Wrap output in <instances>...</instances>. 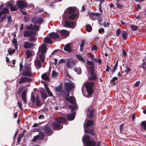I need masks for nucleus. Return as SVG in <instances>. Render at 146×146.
Returning a JSON list of instances; mask_svg holds the SVG:
<instances>
[{"instance_id": "4468645a", "label": "nucleus", "mask_w": 146, "mask_h": 146, "mask_svg": "<svg viewBox=\"0 0 146 146\" xmlns=\"http://www.w3.org/2000/svg\"><path fill=\"white\" fill-rule=\"evenodd\" d=\"M31 21L33 23L36 24H41L43 22V20L41 18L36 17L33 18Z\"/></svg>"}, {"instance_id": "de8ad7c7", "label": "nucleus", "mask_w": 146, "mask_h": 146, "mask_svg": "<svg viewBox=\"0 0 146 146\" xmlns=\"http://www.w3.org/2000/svg\"><path fill=\"white\" fill-rule=\"evenodd\" d=\"M131 70L127 66H126V69L125 70V72L126 73H128Z\"/></svg>"}, {"instance_id": "412c9836", "label": "nucleus", "mask_w": 146, "mask_h": 146, "mask_svg": "<svg viewBox=\"0 0 146 146\" xmlns=\"http://www.w3.org/2000/svg\"><path fill=\"white\" fill-rule=\"evenodd\" d=\"M60 94V95L65 97V99L66 100V98H67L69 96L70 92H66L64 90H62Z\"/></svg>"}, {"instance_id": "3c124183", "label": "nucleus", "mask_w": 146, "mask_h": 146, "mask_svg": "<svg viewBox=\"0 0 146 146\" xmlns=\"http://www.w3.org/2000/svg\"><path fill=\"white\" fill-rule=\"evenodd\" d=\"M116 4L117 5V7L120 9H121L123 7V5L120 4L119 3V2H116Z\"/></svg>"}, {"instance_id": "bb28decb", "label": "nucleus", "mask_w": 146, "mask_h": 146, "mask_svg": "<svg viewBox=\"0 0 146 146\" xmlns=\"http://www.w3.org/2000/svg\"><path fill=\"white\" fill-rule=\"evenodd\" d=\"M121 36L123 39L126 40L127 36L128 33L126 31H123L121 32Z\"/></svg>"}, {"instance_id": "58836bf2", "label": "nucleus", "mask_w": 146, "mask_h": 146, "mask_svg": "<svg viewBox=\"0 0 146 146\" xmlns=\"http://www.w3.org/2000/svg\"><path fill=\"white\" fill-rule=\"evenodd\" d=\"M2 14L6 13L8 12V10L7 8H4L2 11H0Z\"/></svg>"}, {"instance_id": "49530a36", "label": "nucleus", "mask_w": 146, "mask_h": 146, "mask_svg": "<svg viewBox=\"0 0 146 146\" xmlns=\"http://www.w3.org/2000/svg\"><path fill=\"white\" fill-rule=\"evenodd\" d=\"M10 8L11 11H16L17 10V7L16 6H11Z\"/></svg>"}, {"instance_id": "cd10ccee", "label": "nucleus", "mask_w": 146, "mask_h": 146, "mask_svg": "<svg viewBox=\"0 0 146 146\" xmlns=\"http://www.w3.org/2000/svg\"><path fill=\"white\" fill-rule=\"evenodd\" d=\"M36 104L37 106H40L42 103L39 97L37 95L36 97Z\"/></svg>"}, {"instance_id": "b1692460", "label": "nucleus", "mask_w": 146, "mask_h": 146, "mask_svg": "<svg viewBox=\"0 0 146 146\" xmlns=\"http://www.w3.org/2000/svg\"><path fill=\"white\" fill-rule=\"evenodd\" d=\"M34 46V45L29 42H26L24 44V47L25 49L30 48Z\"/></svg>"}, {"instance_id": "1a4fd4ad", "label": "nucleus", "mask_w": 146, "mask_h": 146, "mask_svg": "<svg viewBox=\"0 0 146 146\" xmlns=\"http://www.w3.org/2000/svg\"><path fill=\"white\" fill-rule=\"evenodd\" d=\"M88 74L90 75L89 78L90 80H94L96 79L97 76L96 73L94 72V67H91L90 70H88Z\"/></svg>"}, {"instance_id": "8fccbe9b", "label": "nucleus", "mask_w": 146, "mask_h": 146, "mask_svg": "<svg viewBox=\"0 0 146 146\" xmlns=\"http://www.w3.org/2000/svg\"><path fill=\"white\" fill-rule=\"evenodd\" d=\"M141 125L143 126L145 129H146V121H142L141 123Z\"/></svg>"}, {"instance_id": "4d7b16f0", "label": "nucleus", "mask_w": 146, "mask_h": 146, "mask_svg": "<svg viewBox=\"0 0 146 146\" xmlns=\"http://www.w3.org/2000/svg\"><path fill=\"white\" fill-rule=\"evenodd\" d=\"M46 92L50 96H53V95L51 92L50 91V89L48 90L47 91H46Z\"/></svg>"}, {"instance_id": "e433bc0d", "label": "nucleus", "mask_w": 146, "mask_h": 146, "mask_svg": "<svg viewBox=\"0 0 146 146\" xmlns=\"http://www.w3.org/2000/svg\"><path fill=\"white\" fill-rule=\"evenodd\" d=\"M86 31L88 32H90L92 30V27L91 26L88 24L86 26Z\"/></svg>"}, {"instance_id": "2f4dec72", "label": "nucleus", "mask_w": 146, "mask_h": 146, "mask_svg": "<svg viewBox=\"0 0 146 146\" xmlns=\"http://www.w3.org/2000/svg\"><path fill=\"white\" fill-rule=\"evenodd\" d=\"M37 135L39 140H42L44 139V134L43 132H40Z\"/></svg>"}, {"instance_id": "c85d7f7f", "label": "nucleus", "mask_w": 146, "mask_h": 146, "mask_svg": "<svg viewBox=\"0 0 146 146\" xmlns=\"http://www.w3.org/2000/svg\"><path fill=\"white\" fill-rule=\"evenodd\" d=\"M78 17V15L77 13H74L70 15L68 18L70 20H73Z\"/></svg>"}, {"instance_id": "a18cd8bd", "label": "nucleus", "mask_w": 146, "mask_h": 146, "mask_svg": "<svg viewBox=\"0 0 146 146\" xmlns=\"http://www.w3.org/2000/svg\"><path fill=\"white\" fill-rule=\"evenodd\" d=\"M31 100L32 102L33 103H35V98L34 95L32 94V93L31 94Z\"/></svg>"}, {"instance_id": "9d476101", "label": "nucleus", "mask_w": 146, "mask_h": 146, "mask_svg": "<svg viewBox=\"0 0 146 146\" xmlns=\"http://www.w3.org/2000/svg\"><path fill=\"white\" fill-rule=\"evenodd\" d=\"M37 33L36 32L33 31L26 30L24 32V36L26 37H30L31 36L35 35Z\"/></svg>"}, {"instance_id": "ea45409f", "label": "nucleus", "mask_w": 146, "mask_h": 146, "mask_svg": "<svg viewBox=\"0 0 146 146\" xmlns=\"http://www.w3.org/2000/svg\"><path fill=\"white\" fill-rule=\"evenodd\" d=\"M94 110H91L89 113V116L90 117H92L94 113Z\"/></svg>"}, {"instance_id": "473e14b6", "label": "nucleus", "mask_w": 146, "mask_h": 146, "mask_svg": "<svg viewBox=\"0 0 146 146\" xmlns=\"http://www.w3.org/2000/svg\"><path fill=\"white\" fill-rule=\"evenodd\" d=\"M41 77L42 79L43 80H45L47 81H48L49 80L48 77L46 73L42 74Z\"/></svg>"}, {"instance_id": "72a5a7b5", "label": "nucleus", "mask_w": 146, "mask_h": 146, "mask_svg": "<svg viewBox=\"0 0 146 146\" xmlns=\"http://www.w3.org/2000/svg\"><path fill=\"white\" fill-rule=\"evenodd\" d=\"M26 91L25 90H24L23 92L22 95V97L25 102L26 101Z\"/></svg>"}, {"instance_id": "dca6fc26", "label": "nucleus", "mask_w": 146, "mask_h": 146, "mask_svg": "<svg viewBox=\"0 0 146 146\" xmlns=\"http://www.w3.org/2000/svg\"><path fill=\"white\" fill-rule=\"evenodd\" d=\"M19 8H22L27 6V4L24 1H19L17 2Z\"/></svg>"}, {"instance_id": "7c9ffc66", "label": "nucleus", "mask_w": 146, "mask_h": 146, "mask_svg": "<svg viewBox=\"0 0 146 146\" xmlns=\"http://www.w3.org/2000/svg\"><path fill=\"white\" fill-rule=\"evenodd\" d=\"M41 94L42 98L45 99L47 97V94L45 91L42 90L41 91Z\"/></svg>"}, {"instance_id": "ddd939ff", "label": "nucleus", "mask_w": 146, "mask_h": 146, "mask_svg": "<svg viewBox=\"0 0 146 146\" xmlns=\"http://www.w3.org/2000/svg\"><path fill=\"white\" fill-rule=\"evenodd\" d=\"M66 64L67 67L70 68H72L75 65V63L74 60L70 59L66 60Z\"/></svg>"}, {"instance_id": "aec40b11", "label": "nucleus", "mask_w": 146, "mask_h": 146, "mask_svg": "<svg viewBox=\"0 0 146 146\" xmlns=\"http://www.w3.org/2000/svg\"><path fill=\"white\" fill-rule=\"evenodd\" d=\"M86 63L88 65L91 66H87V70H90L91 67H94V69L95 68V65L94 62L92 61H90L89 60H87L86 61Z\"/></svg>"}, {"instance_id": "bf43d9fd", "label": "nucleus", "mask_w": 146, "mask_h": 146, "mask_svg": "<svg viewBox=\"0 0 146 146\" xmlns=\"http://www.w3.org/2000/svg\"><path fill=\"white\" fill-rule=\"evenodd\" d=\"M85 40H83L81 41V42L80 45V46L83 47L85 43Z\"/></svg>"}, {"instance_id": "774afa93", "label": "nucleus", "mask_w": 146, "mask_h": 146, "mask_svg": "<svg viewBox=\"0 0 146 146\" xmlns=\"http://www.w3.org/2000/svg\"><path fill=\"white\" fill-rule=\"evenodd\" d=\"M142 68L145 70L146 69V62H143Z\"/></svg>"}, {"instance_id": "0e129e2a", "label": "nucleus", "mask_w": 146, "mask_h": 146, "mask_svg": "<svg viewBox=\"0 0 146 146\" xmlns=\"http://www.w3.org/2000/svg\"><path fill=\"white\" fill-rule=\"evenodd\" d=\"M38 139V135H36L32 139V141L33 142H35Z\"/></svg>"}, {"instance_id": "37998d69", "label": "nucleus", "mask_w": 146, "mask_h": 146, "mask_svg": "<svg viewBox=\"0 0 146 146\" xmlns=\"http://www.w3.org/2000/svg\"><path fill=\"white\" fill-rule=\"evenodd\" d=\"M131 28L132 30L134 31L137 30L138 28L137 26L134 25H131Z\"/></svg>"}, {"instance_id": "e2e57ef3", "label": "nucleus", "mask_w": 146, "mask_h": 146, "mask_svg": "<svg viewBox=\"0 0 146 146\" xmlns=\"http://www.w3.org/2000/svg\"><path fill=\"white\" fill-rule=\"evenodd\" d=\"M18 104L21 109H22V102L21 101H18L17 102Z\"/></svg>"}, {"instance_id": "f3484780", "label": "nucleus", "mask_w": 146, "mask_h": 146, "mask_svg": "<svg viewBox=\"0 0 146 146\" xmlns=\"http://www.w3.org/2000/svg\"><path fill=\"white\" fill-rule=\"evenodd\" d=\"M44 132L47 136H50L52 134L53 131H52L50 128L46 126L44 128Z\"/></svg>"}, {"instance_id": "39448f33", "label": "nucleus", "mask_w": 146, "mask_h": 146, "mask_svg": "<svg viewBox=\"0 0 146 146\" xmlns=\"http://www.w3.org/2000/svg\"><path fill=\"white\" fill-rule=\"evenodd\" d=\"M69 108L71 110V111L72 113L68 115L67 117L68 120L72 121L73 120L75 117L76 113L75 112H74V111L77 109V106L76 105H74V106L70 105L69 106Z\"/></svg>"}, {"instance_id": "c756f323", "label": "nucleus", "mask_w": 146, "mask_h": 146, "mask_svg": "<svg viewBox=\"0 0 146 146\" xmlns=\"http://www.w3.org/2000/svg\"><path fill=\"white\" fill-rule=\"evenodd\" d=\"M44 42L46 44H50L52 43L51 39L48 37H46L44 38Z\"/></svg>"}, {"instance_id": "79ce46f5", "label": "nucleus", "mask_w": 146, "mask_h": 146, "mask_svg": "<svg viewBox=\"0 0 146 146\" xmlns=\"http://www.w3.org/2000/svg\"><path fill=\"white\" fill-rule=\"evenodd\" d=\"M76 56L77 57V58L80 60L82 61H84V62H85L84 61V59L83 57L81 55H76Z\"/></svg>"}, {"instance_id": "680f3d73", "label": "nucleus", "mask_w": 146, "mask_h": 146, "mask_svg": "<svg viewBox=\"0 0 146 146\" xmlns=\"http://www.w3.org/2000/svg\"><path fill=\"white\" fill-rule=\"evenodd\" d=\"M117 77H115L113 78L110 80V82H113L117 80Z\"/></svg>"}, {"instance_id": "603ef678", "label": "nucleus", "mask_w": 146, "mask_h": 146, "mask_svg": "<svg viewBox=\"0 0 146 146\" xmlns=\"http://www.w3.org/2000/svg\"><path fill=\"white\" fill-rule=\"evenodd\" d=\"M101 14V13H90V15L91 16H94L96 17H98Z\"/></svg>"}, {"instance_id": "6e6552de", "label": "nucleus", "mask_w": 146, "mask_h": 146, "mask_svg": "<svg viewBox=\"0 0 146 146\" xmlns=\"http://www.w3.org/2000/svg\"><path fill=\"white\" fill-rule=\"evenodd\" d=\"M74 87V83L70 81L68 82H65L64 84V88L67 92H70L72 90Z\"/></svg>"}, {"instance_id": "f704fd0d", "label": "nucleus", "mask_w": 146, "mask_h": 146, "mask_svg": "<svg viewBox=\"0 0 146 146\" xmlns=\"http://www.w3.org/2000/svg\"><path fill=\"white\" fill-rule=\"evenodd\" d=\"M67 10H68L69 14L73 13L75 11V9L74 8L71 7H68Z\"/></svg>"}, {"instance_id": "20e7f679", "label": "nucleus", "mask_w": 146, "mask_h": 146, "mask_svg": "<svg viewBox=\"0 0 146 146\" xmlns=\"http://www.w3.org/2000/svg\"><path fill=\"white\" fill-rule=\"evenodd\" d=\"M90 137L88 135L84 136L82 137V141L86 146H95V143L93 141L90 140Z\"/></svg>"}, {"instance_id": "a19ab883", "label": "nucleus", "mask_w": 146, "mask_h": 146, "mask_svg": "<svg viewBox=\"0 0 146 146\" xmlns=\"http://www.w3.org/2000/svg\"><path fill=\"white\" fill-rule=\"evenodd\" d=\"M118 65V64L117 62H116V64L114 65L112 70L111 71V72L112 73H113L117 69V66Z\"/></svg>"}, {"instance_id": "423d86ee", "label": "nucleus", "mask_w": 146, "mask_h": 146, "mask_svg": "<svg viewBox=\"0 0 146 146\" xmlns=\"http://www.w3.org/2000/svg\"><path fill=\"white\" fill-rule=\"evenodd\" d=\"M22 76L28 77L31 76L32 75L31 68L30 66L27 64L25 66L24 69L22 73Z\"/></svg>"}, {"instance_id": "4c0bfd02", "label": "nucleus", "mask_w": 146, "mask_h": 146, "mask_svg": "<svg viewBox=\"0 0 146 146\" xmlns=\"http://www.w3.org/2000/svg\"><path fill=\"white\" fill-rule=\"evenodd\" d=\"M13 45L14 46L15 49H17V39L15 38H14L13 39Z\"/></svg>"}, {"instance_id": "338daca9", "label": "nucleus", "mask_w": 146, "mask_h": 146, "mask_svg": "<svg viewBox=\"0 0 146 146\" xmlns=\"http://www.w3.org/2000/svg\"><path fill=\"white\" fill-rule=\"evenodd\" d=\"M91 50L92 51L94 50H97V47L96 46H94L92 47Z\"/></svg>"}, {"instance_id": "5701e85b", "label": "nucleus", "mask_w": 146, "mask_h": 146, "mask_svg": "<svg viewBox=\"0 0 146 146\" xmlns=\"http://www.w3.org/2000/svg\"><path fill=\"white\" fill-rule=\"evenodd\" d=\"M50 37L54 39H56L59 37V35L57 33L52 32L49 34Z\"/></svg>"}, {"instance_id": "4be33fe9", "label": "nucleus", "mask_w": 146, "mask_h": 146, "mask_svg": "<svg viewBox=\"0 0 146 146\" xmlns=\"http://www.w3.org/2000/svg\"><path fill=\"white\" fill-rule=\"evenodd\" d=\"M64 50L68 52H72V49L71 48V45L69 44H66L64 46Z\"/></svg>"}, {"instance_id": "9b49d317", "label": "nucleus", "mask_w": 146, "mask_h": 146, "mask_svg": "<svg viewBox=\"0 0 146 146\" xmlns=\"http://www.w3.org/2000/svg\"><path fill=\"white\" fill-rule=\"evenodd\" d=\"M64 25L66 27L72 28L75 27L76 24L74 22L66 21L64 23Z\"/></svg>"}, {"instance_id": "6ab92c4d", "label": "nucleus", "mask_w": 146, "mask_h": 146, "mask_svg": "<svg viewBox=\"0 0 146 146\" xmlns=\"http://www.w3.org/2000/svg\"><path fill=\"white\" fill-rule=\"evenodd\" d=\"M60 33L61 35L63 37H67L69 34V32L65 30H62L61 31Z\"/></svg>"}, {"instance_id": "393cba45", "label": "nucleus", "mask_w": 146, "mask_h": 146, "mask_svg": "<svg viewBox=\"0 0 146 146\" xmlns=\"http://www.w3.org/2000/svg\"><path fill=\"white\" fill-rule=\"evenodd\" d=\"M66 101H68L70 102V103L72 104H74L73 106H74V105H76V106H77L75 104V98L71 96L69 97H68L67 98H66ZM77 107V106H76Z\"/></svg>"}, {"instance_id": "09e8293b", "label": "nucleus", "mask_w": 146, "mask_h": 146, "mask_svg": "<svg viewBox=\"0 0 146 146\" xmlns=\"http://www.w3.org/2000/svg\"><path fill=\"white\" fill-rule=\"evenodd\" d=\"M58 75V73L55 71H53L52 72V76L53 77H55L57 76Z\"/></svg>"}, {"instance_id": "c03bdc74", "label": "nucleus", "mask_w": 146, "mask_h": 146, "mask_svg": "<svg viewBox=\"0 0 146 146\" xmlns=\"http://www.w3.org/2000/svg\"><path fill=\"white\" fill-rule=\"evenodd\" d=\"M8 23L11 24L12 22V21L11 19V16H8L7 17Z\"/></svg>"}, {"instance_id": "5fc2aeb1", "label": "nucleus", "mask_w": 146, "mask_h": 146, "mask_svg": "<svg viewBox=\"0 0 146 146\" xmlns=\"http://www.w3.org/2000/svg\"><path fill=\"white\" fill-rule=\"evenodd\" d=\"M8 52L9 54L11 55L12 54H13L15 51V49H13L12 50H8Z\"/></svg>"}, {"instance_id": "052dcab7", "label": "nucleus", "mask_w": 146, "mask_h": 146, "mask_svg": "<svg viewBox=\"0 0 146 146\" xmlns=\"http://www.w3.org/2000/svg\"><path fill=\"white\" fill-rule=\"evenodd\" d=\"M65 60L64 59H62L60 60L58 62V64H60L63 63H65Z\"/></svg>"}, {"instance_id": "f257e3e1", "label": "nucleus", "mask_w": 146, "mask_h": 146, "mask_svg": "<svg viewBox=\"0 0 146 146\" xmlns=\"http://www.w3.org/2000/svg\"><path fill=\"white\" fill-rule=\"evenodd\" d=\"M55 120L56 122H53L52 125L53 129L57 130L62 129L63 127V125L61 123H64L66 121V119L63 117L56 118Z\"/></svg>"}, {"instance_id": "13d9d810", "label": "nucleus", "mask_w": 146, "mask_h": 146, "mask_svg": "<svg viewBox=\"0 0 146 146\" xmlns=\"http://www.w3.org/2000/svg\"><path fill=\"white\" fill-rule=\"evenodd\" d=\"M121 31L120 29H117L116 32V35L117 36H119L121 33Z\"/></svg>"}, {"instance_id": "f8f14e48", "label": "nucleus", "mask_w": 146, "mask_h": 146, "mask_svg": "<svg viewBox=\"0 0 146 146\" xmlns=\"http://www.w3.org/2000/svg\"><path fill=\"white\" fill-rule=\"evenodd\" d=\"M27 29L28 30H33V31L36 32L37 33L39 30V28L37 26L33 25L32 24H30L27 27Z\"/></svg>"}, {"instance_id": "a878e982", "label": "nucleus", "mask_w": 146, "mask_h": 146, "mask_svg": "<svg viewBox=\"0 0 146 146\" xmlns=\"http://www.w3.org/2000/svg\"><path fill=\"white\" fill-rule=\"evenodd\" d=\"M62 85L60 84L57 88H55L54 90L56 92L60 94L63 90L62 89Z\"/></svg>"}, {"instance_id": "a211bd4d", "label": "nucleus", "mask_w": 146, "mask_h": 146, "mask_svg": "<svg viewBox=\"0 0 146 146\" xmlns=\"http://www.w3.org/2000/svg\"><path fill=\"white\" fill-rule=\"evenodd\" d=\"M31 80L29 78L27 77H22L20 78V80L19 81V83L21 84L26 82H30Z\"/></svg>"}, {"instance_id": "864d4df0", "label": "nucleus", "mask_w": 146, "mask_h": 146, "mask_svg": "<svg viewBox=\"0 0 146 146\" xmlns=\"http://www.w3.org/2000/svg\"><path fill=\"white\" fill-rule=\"evenodd\" d=\"M123 124H121L119 126V129L120 131V132L121 133H123Z\"/></svg>"}, {"instance_id": "2eb2a0df", "label": "nucleus", "mask_w": 146, "mask_h": 146, "mask_svg": "<svg viewBox=\"0 0 146 146\" xmlns=\"http://www.w3.org/2000/svg\"><path fill=\"white\" fill-rule=\"evenodd\" d=\"M35 66L36 68H40L41 67V63H43L42 62L40 59L39 56L38 58V57H36V59L35 61Z\"/></svg>"}, {"instance_id": "6e6d98bb", "label": "nucleus", "mask_w": 146, "mask_h": 146, "mask_svg": "<svg viewBox=\"0 0 146 146\" xmlns=\"http://www.w3.org/2000/svg\"><path fill=\"white\" fill-rule=\"evenodd\" d=\"M26 54L28 58H29L31 55V52L29 50H27L26 52Z\"/></svg>"}, {"instance_id": "69168bd1", "label": "nucleus", "mask_w": 146, "mask_h": 146, "mask_svg": "<svg viewBox=\"0 0 146 146\" xmlns=\"http://www.w3.org/2000/svg\"><path fill=\"white\" fill-rule=\"evenodd\" d=\"M139 83H140V82L139 81H136L135 82V84H134V86H135V87H137L139 86Z\"/></svg>"}, {"instance_id": "c9c22d12", "label": "nucleus", "mask_w": 146, "mask_h": 146, "mask_svg": "<svg viewBox=\"0 0 146 146\" xmlns=\"http://www.w3.org/2000/svg\"><path fill=\"white\" fill-rule=\"evenodd\" d=\"M29 40L30 41H33L35 42L37 40V37L35 35L31 36L29 37Z\"/></svg>"}, {"instance_id": "7ed1b4c3", "label": "nucleus", "mask_w": 146, "mask_h": 146, "mask_svg": "<svg viewBox=\"0 0 146 146\" xmlns=\"http://www.w3.org/2000/svg\"><path fill=\"white\" fill-rule=\"evenodd\" d=\"M93 123V121L92 120H88L85 126L84 125V128L86 133H89L91 135H94V131L93 130V127H90L89 129H86L85 127L88 128L90 126L92 125Z\"/></svg>"}, {"instance_id": "f03ea898", "label": "nucleus", "mask_w": 146, "mask_h": 146, "mask_svg": "<svg viewBox=\"0 0 146 146\" xmlns=\"http://www.w3.org/2000/svg\"><path fill=\"white\" fill-rule=\"evenodd\" d=\"M46 50V47L45 44H42L39 48L38 55L42 62H44L45 61Z\"/></svg>"}, {"instance_id": "0eeeda50", "label": "nucleus", "mask_w": 146, "mask_h": 146, "mask_svg": "<svg viewBox=\"0 0 146 146\" xmlns=\"http://www.w3.org/2000/svg\"><path fill=\"white\" fill-rule=\"evenodd\" d=\"M94 85V83L92 82H87L85 84V86L86 89L89 95H92L93 94Z\"/></svg>"}]
</instances>
